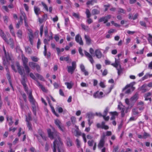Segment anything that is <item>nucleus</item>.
I'll use <instances>...</instances> for the list:
<instances>
[{
    "label": "nucleus",
    "instance_id": "f257e3e1",
    "mask_svg": "<svg viewBox=\"0 0 152 152\" xmlns=\"http://www.w3.org/2000/svg\"><path fill=\"white\" fill-rule=\"evenodd\" d=\"M49 137L51 139H55L53 142V152H56L57 148L58 152L63 150L64 144L60 137V134L57 132H52L50 129L48 130Z\"/></svg>",
    "mask_w": 152,
    "mask_h": 152
},
{
    "label": "nucleus",
    "instance_id": "f03ea898",
    "mask_svg": "<svg viewBox=\"0 0 152 152\" xmlns=\"http://www.w3.org/2000/svg\"><path fill=\"white\" fill-rule=\"evenodd\" d=\"M76 62L75 61H72V66H67L68 72L70 73L71 74H72L76 68Z\"/></svg>",
    "mask_w": 152,
    "mask_h": 152
},
{
    "label": "nucleus",
    "instance_id": "7ed1b4c3",
    "mask_svg": "<svg viewBox=\"0 0 152 152\" xmlns=\"http://www.w3.org/2000/svg\"><path fill=\"white\" fill-rule=\"evenodd\" d=\"M29 65L33 69H34L36 68L37 71L38 72H39L40 71V66L38 64L36 63L30 62L29 63Z\"/></svg>",
    "mask_w": 152,
    "mask_h": 152
},
{
    "label": "nucleus",
    "instance_id": "20e7f679",
    "mask_svg": "<svg viewBox=\"0 0 152 152\" xmlns=\"http://www.w3.org/2000/svg\"><path fill=\"white\" fill-rule=\"evenodd\" d=\"M104 133H103L101 137V139L98 145V148L101 149L104 146Z\"/></svg>",
    "mask_w": 152,
    "mask_h": 152
},
{
    "label": "nucleus",
    "instance_id": "39448f33",
    "mask_svg": "<svg viewBox=\"0 0 152 152\" xmlns=\"http://www.w3.org/2000/svg\"><path fill=\"white\" fill-rule=\"evenodd\" d=\"M26 78L25 75H24L22 79V80L21 81V83L23 86L25 91L27 92H28V88L27 87V85L26 83Z\"/></svg>",
    "mask_w": 152,
    "mask_h": 152
},
{
    "label": "nucleus",
    "instance_id": "423d86ee",
    "mask_svg": "<svg viewBox=\"0 0 152 152\" xmlns=\"http://www.w3.org/2000/svg\"><path fill=\"white\" fill-rule=\"evenodd\" d=\"M55 123L61 131L63 132L64 131V128L61 126V123L58 119H57L55 120Z\"/></svg>",
    "mask_w": 152,
    "mask_h": 152
},
{
    "label": "nucleus",
    "instance_id": "0eeeda50",
    "mask_svg": "<svg viewBox=\"0 0 152 152\" xmlns=\"http://www.w3.org/2000/svg\"><path fill=\"white\" fill-rule=\"evenodd\" d=\"M84 52L85 55L88 58L91 63L93 64L94 62V61L91 56L86 50H84Z\"/></svg>",
    "mask_w": 152,
    "mask_h": 152
},
{
    "label": "nucleus",
    "instance_id": "6e6552de",
    "mask_svg": "<svg viewBox=\"0 0 152 152\" xmlns=\"http://www.w3.org/2000/svg\"><path fill=\"white\" fill-rule=\"evenodd\" d=\"M75 40L76 42L79 43L80 45H83V42L81 37L79 34H77L75 36Z\"/></svg>",
    "mask_w": 152,
    "mask_h": 152
},
{
    "label": "nucleus",
    "instance_id": "1a4fd4ad",
    "mask_svg": "<svg viewBox=\"0 0 152 152\" xmlns=\"http://www.w3.org/2000/svg\"><path fill=\"white\" fill-rule=\"evenodd\" d=\"M103 94V93L102 92H99V91H97L94 94L93 96L95 98H100L102 97Z\"/></svg>",
    "mask_w": 152,
    "mask_h": 152
},
{
    "label": "nucleus",
    "instance_id": "9d476101",
    "mask_svg": "<svg viewBox=\"0 0 152 152\" xmlns=\"http://www.w3.org/2000/svg\"><path fill=\"white\" fill-rule=\"evenodd\" d=\"M135 84V82H132L130 84L126 85L124 88L122 90L123 91H124L125 90L127 89L129 87H131L133 89V90H134L135 89V88L133 87V86Z\"/></svg>",
    "mask_w": 152,
    "mask_h": 152
},
{
    "label": "nucleus",
    "instance_id": "9b49d317",
    "mask_svg": "<svg viewBox=\"0 0 152 152\" xmlns=\"http://www.w3.org/2000/svg\"><path fill=\"white\" fill-rule=\"evenodd\" d=\"M148 90L147 88V85L146 84L143 85L140 88V90L142 93H145L148 91Z\"/></svg>",
    "mask_w": 152,
    "mask_h": 152
},
{
    "label": "nucleus",
    "instance_id": "f8f14e48",
    "mask_svg": "<svg viewBox=\"0 0 152 152\" xmlns=\"http://www.w3.org/2000/svg\"><path fill=\"white\" fill-rule=\"evenodd\" d=\"M7 43L9 44L11 46V47L13 48L14 47V42L13 39L12 38H10L8 40L7 38L6 41H5Z\"/></svg>",
    "mask_w": 152,
    "mask_h": 152
},
{
    "label": "nucleus",
    "instance_id": "ddd939ff",
    "mask_svg": "<svg viewBox=\"0 0 152 152\" xmlns=\"http://www.w3.org/2000/svg\"><path fill=\"white\" fill-rule=\"evenodd\" d=\"M49 41H48V40H47L46 39H45L44 40V42L45 44V45L44 46V54L45 56H46V55L47 48L46 45L48 44V42Z\"/></svg>",
    "mask_w": 152,
    "mask_h": 152
},
{
    "label": "nucleus",
    "instance_id": "4468645a",
    "mask_svg": "<svg viewBox=\"0 0 152 152\" xmlns=\"http://www.w3.org/2000/svg\"><path fill=\"white\" fill-rule=\"evenodd\" d=\"M3 48L4 55V57L5 58L7 59L8 60H11V58L8 53H7L4 46H3Z\"/></svg>",
    "mask_w": 152,
    "mask_h": 152
},
{
    "label": "nucleus",
    "instance_id": "2eb2a0df",
    "mask_svg": "<svg viewBox=\"0 0 152 152\" xmlns=\"http://www.w3.org/2000/svg\"><path fill=\"white\" fill-rule=\"evenodd\" d=\"M28 97L29 99V101L31 103H34V102H36L33 97L31 92H30L29 93Z\"/></svg>",
    "mask_w": 152,
    "mask_h": 152
},
{
    "label": "nucleus",
    "instance_id": "dca6fc26",
    "mask_svg": "<svg viewBox=\"0 0 152 152\" xmlns=\"http://www.w3.org/2000/svg\"><path fill=\"white\" fill-rule=\"evenodd\" d=\"M75 127L76 128V129L75 130V132H76V133L75 134V136L77 137L78 136L81 135V132L79 131V129L78 127L76 126H75Z\"/></svg>",
    "mask_w": 152,
    "mask_h": 152
},
{
    "label": "nucleus",
    "instance_id": "f3484780",
    "mask_svg": "<svg viewBox=\"0 0 152 152\" xmlns=\"http://www.w3.org/2000/svg\"><path fill=\"white\" fill-rule=\"evenodd\" d=\"M17 66L18 72L20 75H22L24 72L23 71L21 68L20 65V64L18 63L17 64Z\"/></svg>",
    "mask_w": 152,
    "mask_h": 152
},
{
    "label": "nucleus",
    "instance_id": "a211bd4d",
    "mask_svg": "<svg viewBox=\"0 0 152 152\" xmlns=\"http://www.w3.org/2000/svg\"><path fill=\"white\" fill-rule=\"evenodd\" d=\"M95 55L98 58H100L102 57V53L99 50H96L95 51Z\"/></svg>",
    "mask_w": 152,
    "mask_h": 152
},
{
    "label": "nucleus",
    "instance_id": "6ab92c4d",
    "mask_svg": "<svg viewBox=\"0 0 152 152\" xmlns=\"http://www.w3.org/2000/svg\"><path fill=\"white\" fill-rule=\"evenodd\" d=\"M85 38L86 39V44L88 45H89L91 43V39L90 37L86 35H85Z\"/></svg>",
    "mask_w": 152,
    "mask_h": 152
},
{
    "label": "nucleus",
    "instance_id": "aec40b11",
    "mask_svg": "<svg viewBox=\"0 0 152 152\" xmlns=\"http://www.w3.org/2000/svg\"><path fill=\"white\" fill-rule=\"evenodd\" d=\"M7 120L9 122V124L10 126H11L13 123V121H12V117L10 116V117H9L8 115L7 116Z\"/></svg>",
    "mask_w": 152,
    "mask_h": 152
},
{
    "label": "nucleus",
    "instance_id": "412c9836",
    "mask_svg": "<svg viewBox=\"0 0 152 152\" xmlns=\"http://www.w3.org/2000/svg\"><path fill=\"white\" fill-rule=\"evenodd\" d=\"M66 144L67 146L70 147L72 145V143L71 140H70V138L68 137L66 140Z\"/></svg>",
    "mask_w": 152,
    "mask_h": 152
},
{
    "label": "nucleus",
    "instance_id": "4be33fe9",
    "mask_svg": "<svg viewBox=\"0 0 152 152\" xmlns=\"http://www.w3.org/2000/svg\"><path fill=\"white\" fill-rule=\"evenodd\" d=\"M34 11L37 15L38 16L40 13V11L39 8L36 6L34 7Z\"/></svg>",
    "mask_w": 152,
    "mask_h": 152
},
{
    "label": "nucleus",
    "instance_id": "5701e85b",
    "mask_svg": "<svg viewBox=\"0 0 152 152\" xmlns=\"http://www.w3.org/2000/svg\"><path fill=\"white\" fill-rule=\"evenodd\" d=\"M22 60L23 62V66L26 65L27 63L28 62V58L25 56H22Z\"/></svg>",
    "mask_w": 152,
    "mask_h": 152
},
{
    "label": "nucleus",
    "instance_id": "b1692460",
    "mask_svg": "<svg viewBox=\"0 0 152 152\" xmlns=\"http://www.w3.org/2000/svg\"><path fill=\"white\" fill-rule=\"evenodd\" d=\"M97 127L98 128H102V129H104V122H102L101 124L98 123L96 125Z\"/></svg>",
    "mask_w": 152,
    "mask_h": 152
},
{
    "label": "nucleus",
    "instance_id": "393cba45",
    "mask_svg": "<svg viewBox=\"0 0 152 152\" xmlns=\"http://www.w3.org/2000/svg\"><path fill=\"white\" fill-rule=\"evenodd\" d=\"M37 85L39 86L41 89V90L45 92L46 90L45 89L44 87L38 81H37Z\"/></svg>",
    "mask_w": 152,
    "mask_h": 152
},
{
    "label": "nucleus",
    "instance_id": "a878e982",
    "mask_svg": "<svg viewBox=\"0 0 152 152\" xmlns=\"http://www.w3.org/2000/svg\"><path fill=\"white\" fill-rule=\"evenodd\" d=\"M116 69L118 71V75H120L121 74L123 73V68L121 67H121H119V68L117 67Z\"/></svg>",
    "mask_w": 152,
    "mask_h": 152
},
{
    "label": "nucleus",
    "instance_id": "bb28decb",
    "mask_svg": "<svg viewBox=\"0 0 152 152\" xmlns=\"http://www.w3.org/2000/svg\"><path fill=\"white\" fill-rule=\"evenodd\" d=\"M25 51L28 54H31V48L29 46L25 47Z\"/></svg>",
    "mask_w": 152,
    "mask_h": 152
},
{
    "label": "nucleus",
    "instance_id": "cd10ccee",
    "mask_svg": "<svg viewBox=\"0 0 152 152\" xmlns=\"http://www.w3.org/2000/svg\"><path fill=\"white\" fill-rule=\"evenodd\" d=\"M0 36L4 41H6L7 38L6 35L4 34V32L2 30L1 31Z\"/></svg>",
    "mask_w": 152,
    "mask_h": 152
},
{
    "label": "nucleus",
    "instance_id": "c85d7f7f",
    "mask_svg": "<svg viewBox=\"0 0 152 152\" xmlns=\"http://www.w3.org/2000/svg\"><path fill=\"white\" fill-rule=\"evenodd\" d=\"M87 116L88 117V119H90L94 118V114L91 113H88L86 114Z\"/></svg>",
    "mask_w": 152,
    "mask_h": 152
},
{
    "label": "nucleus",
    "instance_id": "c756f323",
    "mask_svg": "<svg viewBox=\"0 0 152 152\" xmlns=\"http://www.w3.org/2000/svg\"><path fill=\"white\" fill-rule=\"evenodd\" d=\"M96 2L97 0H91L88 1L86 3V4L88 5L90 4L92 5L94 3H96Z\"/></svg>",
    "mask_w": 152,
    "mask_h": 152
},
{
    "label": "nucleus",
    "instance_id": "7c9ffc66",
    "mask_svg": "<svg viewBox=\"0 0 152 152\" xmlns=\"http://www.w3.org/2000/svg\"><path fill=\"white\" fill-rule=\"evenodd\" d=\"M152 77V74H146L143 77H142V80H144L145 79H147L148 77Z\"/></svg>",
    "mask_w": 152,
    "mask_h": 152
},
{
    "label": "nucleus",
    "instance_id": "2f4dec72",
    "mask_svg": "<svg viewBox=\"0 0 152 152\" xmlns=\"http://www.w3.org/2000/svg\"><path fill=\"white\" fill-rule=\"evenodd\" d=\"M152 77V74H146L143 77H142V80H144L145 79H147L148 77Z\"/></svg>",
    "mask_w": 152,
    "mask_h": 152
},
{
    "label": "nucleus",
    "instance_id": "473e14b6",
    "mask_svg": "<svg viewBox=\"0 0 152 152\" xmlns=\"http://www.w3.org/2000/svg\"><path fill=\"white\" fill-rule=\"evenodd\" d=\"M133 114L135 115L139 114V112L137 108H133L132 110Z\"/></svg>",
    "mask_w": 152,
    "mask_h": 152
},
{
    "label": "nucleus",
    "instance_id": "72a5a7b5",
    "mask_svg": "<svg viewBox=\"0 0 152 152\" xmlns=\"http://www.w3.org/2000/svg\"><path fill=\"white\" fill-rule=\"evenodd\" d=\"M17 34L18 37L21 39L22 34V31L20 30H19L17 32Z\"/></svg>",
    "mask_w": 152,
    "mask_h": 152
},
{
    "label": "nucleus",
    "instance_id": "f704fd0d",
    "mask_svg": "<svg viewBox=\"0 0 152 152\" xmlns=\"http://www.w3.org/2000/svg\"><path fill=\"white\" fill-rule=\"evenodd\" d=\"M86 15L87 18H90L91 16V14L90 12L88 9L86 10Z\"/></svg>",
    "mask_w": 152,
    "mask_h": 152
},
{
    "label": "nucleus",
    "instance_id": "c9c22d12",
    "mask_svg": "<svg viewBox=\"0 0 152 152\" xmlns=\"http://www.w3.org/2000/svg\"><path fill=\"white\" fill-rule=\"evenodd\" d=\"M35 75L38 78L40 79L42 81H44V78H43V77L41 75L38 73H36L35 74Z\"/></svg>",
    "mask_w": 152,
    "mask_h": 152
},
{
    "label": "nucleus",
    "instance_id": "e433bc0d",
    "mask_svg": "<svg viewBox=\"0 0 152 152\" xmlns=\"http://www.w3.org/2000/svg\"><path fill=\"white\" fill-rule=\"evenodd\" d=\"M92 14L93 15L99 14V11L97 9H94L92 10Z\"/></svg>",
    "mask_w": 152,
    "mask_h": 152
},
{
    "label": "nucleus",
    "instance_id": "4c0bfd02",
    "mask_svg": "<svg viewBox=\"0 0 152 152\" xmlns=\"http://www.w3.org/2000/svg\"><path fill=\"white\" fill-rule=\"evenodd\" d=\"M138 94H135L131 98L132 100V101H136L138 99Z\"/></svg>",
    "mask_w": 152,
    "mask_h": 152
},
{
    "label": "nucleus",
    "instance_id": "58836bf2",
    "mask_svg": "<svg viewBox=\"0 0 152 152\" xmlns=\"http://www.w3.org/2000/svg\"><path fill=\"white\" fill-rule=\"evenodd\" d=\"M65 84L67 86V88L69 89L71 88L73 86V84L69 83H65Z\"/></svg>",
    "mask_w": 152,
    "mask_h": 152
},
{
    "label": "nucleus",
    "instance_id": "ea45409f",
    "mask_svg": "<svg viewBox=\"0 0 152 152\" xmlns=\"http://www.w3.org/2000/svg\"><path fill=\"white\" fill-rule=\"evenodd\" d=\"M24 68L26 70V72L28 74L30 71V68L28 67V66L27 65H25L23 66Z\"/></svg>",
    "mask_w": 152,
    "mask_h": 152
},
{
    "label": "nucleus",
    "instance_id": "a19ab883",
    "mask_svg": "<svg viewBox=\"0 0 152 152\" xmlns=\"http://www.w3.org/2000/svg\"><path fill=\"white\" fill-rule=\"evenodd\" d=\"M31 58L32 60L34 62H37L39 60V58L35 56H31Z\"/></svg>",
    "mask_w": 152,
    "mask_h": 152
},
{
    "label": "nucleus",
    "instance_id": "79ce46f5",
    "mask_svg": "<svg viewBox=\"0 0 152 152\" xmlns=\"http://www.w3.org/2000/svg\"><path fill=\"white\" fill-rule=\"evenodd\" d=\"M20 107L21 109H24L26 106H27L26 104H24L23 101L20 100Z\"/></svg>",
    "mask_w": 152,
    "mask_h": 152
},
{
    "label": "nucleus",
    "instance_id": "37998d69",
    "mask_svg": "<svg viewBox=\"0 0 152 152\" xmlns=\"http://www.w3.org/2000/svg\"><path fill=\"white\" fill-rule=\"evenodd\" d=\"M7 71V72L6 75H7V79L8 80H11V76L10 75V73L8 71V70L7 68L6 69Z\"/></svg>",
    "mask_w": 152,
    "mask_h": 152
},
{
    "label": "nucleus",
    "instance_id": "c03bdc74",
    "mask_svg": "<svg viewBox=\"0 0 152 152\" xmlns=\"http://www.w3.org/2000/svg\"><path fill=\"white\" fill-rule=\"evenodd\" d=\"M10 60H8L7 59L5 58H3V64L4 66H7V63Z\"/></svg>",
    "mask_w": 152,
    "mask_h": 152
},
{
    "label": "nucleus",
    "instance_id": "a18cd8bd",
    "mask_svg": "<svg viewBox=\"0 0 152 152\" xmlns=\"http://www.w3.org/2000/svg\"><path fill=\"white\" fill-rule=\"evenodd\" d=\"M113 85H111L110 87L108 88V90H107L106 92V94H107L109 93L111 91L112 89L113 88Z\"/></svg>",
    "mask_w": 152,
    "mask_h": 152
},
{
    "label": "nucleus",
    "instance_id": "49530a36",
    "mask_svg": "<svg viewBox=\"0 0 152 152\" xmlns=\"http://www.w3.org/2000/svg\"><path fill=\"white\" fill-rule=\"evenodd\" d=\"M60 59L61 61H68L69 60V57H64L63 56H61L60 58Z\"/></svg>",
    "mask_w": 152,
    "mask_h": 152
},
{
    "label": "nucleus",
    "instance_id": "de8ad7c7",
    "mask_svg": "<svg viewBox=\"0 0 152 152\" xmlns=\"http://www.w3.org/2000/svg\"><path fill=\"white\" fill-rule=\"evenodd\" d=\"M81 26L82 28L85 30H87L89 29V27L88 26H86L83 24H81Z\"/></svg>",
    "mask_w": 152,
    "mask_h": 152
},
{
    "label": "nucleus",
    "instance_id": "09e8293b",
    "mask_svg": "<svg viewBox=\"0 0 152 152\" xmlns=\"http://www.w3.org/2000/svg\"><path fill=\"white\" fill-rule=\"evenodd\" d=\"M95 142L93 140H91L88 141V144L90 146H92Z\"/></svg>",
    "mask_w": 152,
    "mask_h": 152
},
{
    "label": "nucleus",
    "instance_id": "8fccbe9b",
    "mask_svg": "<svg viewBox=\"0 0 152 152\" xmlns=\"http://www.w3.org/2000/svg\"><path fill=\"white\" fill-rule=\"evenodd\" d=\"M115 62L116 64L119 67H121V65L120 64V59L118 58V59H117L116 58H115Z\"/></svg>",
    "mask_w": 152,
    "mask_h": 152
},
{
    "label": "nucleus",
    "instance_id": "3c124183",
    "mask_svg": "<svg viewBox=\"0 0 152 152\" xmlns=\"http://www.w3.org/2000/svg\"><path fill=\"white\" fill-rule=\"evenodd\" d=\"M26 121L27 122V127L29 130H31L32 129L31 127V125L30 122H29L27 119L26 118Z\"/></svg>",
    "mask_w": 152,
    "mask_h": 152
},
{
    "label": "nucleus",
    "instance_id": "603ef678",
    "mask_svg": "<svg viewBox=\"0 0 152 152\" xmlns=\"http://www.w3.org/2000/svg\"><path fill=\"white\" fill-rule=\"evenodd\" d=\"M118 10V12L119 13H123L125 14L126 13V11L123 9L121 8H119Z\"/></svg>",
    "mask_w": 152,
    "mask_h": 152
},
{
    "label": "nucleus",
    "instance_id": "864d4df0",
    "mask_svg": "<svg viewBox=\"0 0 152 152\" xmlns=\"http://www.w3.org/2000/svg\"><path fill=\"white\" fill-rule=\"evenodd\" d=\"M111 15H108L105 16V23L107 22L108 20L111 18Z\"/></svg>",
    "mask_w": 152,
    "mask_h": 152
},
{
    "label": "nucleus",
    "instance_id": "5fc2aeb1",
    "mask_svg": "<svg viewBox=\"0 0 152 152\" xmlns=\"http://www.w3.org/2000/svg\"><path fill=\"white\" fill-rule=\"evenodd\" d=\"M32 107L33 108V110L36 109V107H37V104L36 102H34V103H32Z\"/></svg>",
    "mask_w": 152,
    "mask_h": 152
},
{
    "label": "nucleus",
    "instance_id": "6e6d98bb",
    "mask_svg": "<svg viewBox=\"0 0 152 152\" xmlns=\"http://www.w3.org/2000/svg\"><path fill=\"white\" fill-rule=\"evenodd\" d=\"M21 95H22V97L25 102H27V97L26 95L25 94L23 93V94H21Z\"/></svg>",
    "mask_w": 152,
    "mask_h": 152
},
{
    "label": "nucleus",
    "instance_id": "4d7b16f0",
    "mask_svg": "<svg viewBox=\"0 0 152 152\" xmlns=\"http://www.w3.org/2000/svg\"><path fill=\"white\" fill-rule=\"evenodd\" d=\"M29 75L30 77H31L32 79L34 80H36V78L35 76H34V75L32 73H30Z\"/></svg>",
    "mask_w": 152,
    "mask_h": 152
},
{
    "label": "nucleus",
    "instance_id": "13d9d810",
    "mask_svg": "<svg viewBox=\"0 0 152 152\" xmlns=\"http://www.w3.org/2000/svg\"><path fill=\"white\" fill-rule=\"evenodd\" d=\"M95 115L99 117H102L104 119V115H102L100 113H96Z\"/></svg>",
    "mask_w": 152,
    "mask_h": 152
},
{
    "label": "nucleus",
    "instance_id": "bf43d9fd",
    "mask_svg": "<svg viewBox=\"0 0 152 152\" xmlns=\"http://www.w3.org/2000/svg\"><path fill=\"white\" fill-rule=\"evenodd\" d=\"M76 144L77 148H79L80 147V142L79 140L77 139L76 140Z\"/></svg>",
    "mask_w": 152,
    "mask_h": 152
},
{
    "label": "nucleus",
    "instance_id": "052dcab7",
    "mask_svg": "<svg viewBox=\"0 0 152 152\" xmlns=\"http://www.w3.org/2000/svg\"><path fill=\"white\" fill-rule=\"evenodd\" d=\"M71 120L73 124H74L76 122V118L72 116L71 118Z\"/></svg>",
    "mask_w": 152,
    "mask_h": 152
},
{
    "label": "nucleus",
    "instance_id": "680f3d73",
    "mask_svg": "<svg viewBox=\"0 0 152 152\" xmlns=\"http://www.w3.org/2000/svg\"><path fill=\"white\" fill-rule=\"evenodd\" d=\"M29 39H33V34L31 31L28 33Z\"/></svg>",
    "mask_w": 152,
    "mask_h": 152
},
{
    "label": "nucleus",
    "instance_id": "e2e57ef3",
    "mask_svg": "<svg viewBox=\"0 0 152 152\" xmlns=\"http://www.w3.org/2000/svg\"><path fill=\"white\" fill-rule=\"evenodd\" d=\"M44 32H45V36L46 37H48V29L47 27H45V28Z\"/></svg>",
    "mask_w": 152,
    "mask_h": 152
},
{
    "label": "nucleus",
    "instance_id": "0e129e2a",
    "mask_svg": "<svg viewBox=\"0 0 152 152\" xmlns=\"http://www.w3.org/2000/svg\"><path fill=\"white\" fill-rule=\"evenodd\" d=\"M72 15L75 18L79 19L80 18L79 15V13H76L75 12H73L72 14Z\"/></svg>",
    "mask_w": 152,
    "mask_h": 152
},
{
    "label": "nucleus",
    "instance_id": "69168bd1",
    "mask_svg": "<svg viewBox=\"0 0 152 152\" xmlns=\"http://www.w3.org/2000/svg\"><path fill=\"white\" fill-rule=\"evenodd\" d=\"M21 15L23 17L24 21V23H26V21L27 18L26 15V14L24 12H22Z\"/></svg>",
    "mask_w": 152,
    "mask_h": 152
},
{
    "label": "nucleus",
    "instance_id": "338daca9",
    "mask_svg": "<svg viewBox=\"0 0 152 152\" xmlns=\"http://www.w3.org/2000/svg\"><path fill=\"white\" fill-rule=\"evenodd\" d=\"M43 29V26L42 25L40 28V35L41 37L42 36Z\"/></svg>",
    "mask_w": 152,
    "mask_h": 152
},
{
    "label": "nucleus",
    "instance_id": "774afa93",
    "mask_svg": "<svg viewBox=\"0 0 152 152\" xmlns=\"http://www.w3.org/2000/svg\"><path fill=\"white\" fill-rule=\"evenodd\" d=\"M42 5H43V6L44 7V8L47 11H48V8L47 6L43 2H42Z\"/></svg>",
    "mask_w": 152,
    "mask_h": 152
}]
</instances>
